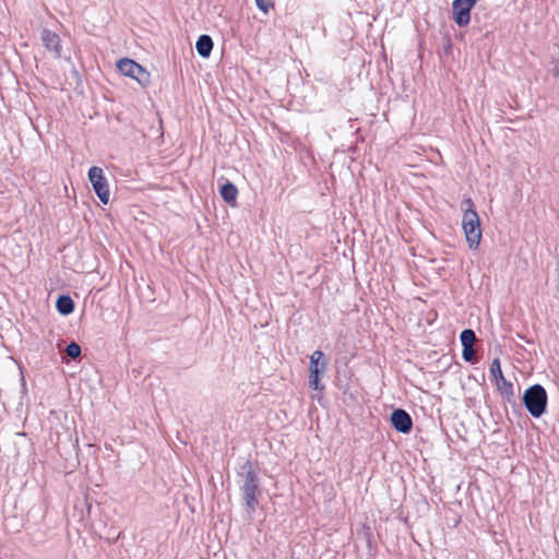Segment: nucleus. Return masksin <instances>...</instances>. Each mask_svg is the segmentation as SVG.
I'll list each match as a JSON object with an SVG mask.
<instances>
[{"mask_svg":"<svg viewBox=\"0 0 559 559\" xmlns=\"http://www.w3.org/2000/svg\"><path fill=\"white\" fill-rule=\"evenodd\" d=\"M467 209L463 213L462 228L469 249L476 250L481 240L480 219L471 198L465 200Z\"/></svg>","mask_w":559,"mask_h":559,"instance_id":"obj_1","label":"nucleus"},{"mask_svg":"<svg viewBox=\"0 0 559 559\" xmlns=\"http://www.w3.org/2000/svg\"><path fill=\"white\" fill-rule=\"evenodd\" d=\"M523 403L533 417H540L547 406L546 390L540 384L530 386L523 395Z\"/></svg>","mask_w":559,"mask_h":559,"instance_id":"obj_2","label":"nucleus"},{"mask_svg":"<svg viewBox=\"0 0 559 559\" xmlns=\"http://www.w3.org/2000/svg\"><path fill=\"white\" fill-rule=\"evenodd\" d=\"M309 386L314 390H323L320 384V376L323 374L328 368V360L322 350H314L309 357Z\"/></svg>","mask_w":559,"mask_h":559,"instance_id":"obj_3","label":"nucleus"},{"mask_svg":"<svg viewBox=\"0 0 559 559\" xmlns=\"http://www.w3.org/2000/svg\"><path fill=\"white\" fill-rule=\"evenodd\" d=\"M241 490L246 506L253 512L259 504L260 489L259 479L252 469L247 472Z\"/></svg>","mask_w":559,"mask_h":559,"instance_id":"obj_4","label":"nucleus"},{"mask_svg":"<svg viewBox=\"0 0 559 559\" xmlns=\"http://www.w3.org/2000/svg\"><path fill=\"white\" fill-rule=\"evenodd\" d=\"M117 67L123 75L134 79L142 86H146L150 84V73L135 61L124 58L118 61Z\"/></svg>","mask_w":559,"mask_h":559,"instance_id":"obj_5","label":"nucleus"},{"mask_svg":"<svg viewBox=\"0 0 559 559\" xmlns=\"http://www.w3.org/2000/svg\"><path fill=\"white\" fill-rule=\"evenodd\" d=\"M88 179L92 187L103 204H107L110 198L107 179L100 167L93 166L88 170Z\"/></svg>","mask_w":559,"mask_h":559,"instance_id":"obj_6","label":"nucleus"},{"mask_svg":"<svg viewBox=\"0 0 559 559\" xmlns=\"http://www.w3.org/2000/svg\"><path fill=\"white\" fill-rule=\"evenodd\" d=\"M477 0H454L452 3L453 20L463 27L468 25L471 21V10Z\"/></svg>","mask_w":559,"mask_h":559,"instance_id":"obj_7","label":"nucleus"},{"mask_svg":"<svg viewBox=\"0 0 559 559\" xmlns=\"http://www.w3.org/2000/svg\"><path fill=\"white\" fill-rule=\"evenodd\" d=\"M45 48L53 55L55 58H60L62 52L61 39L59 35L47 28L43 29L40 35Z\"/></svg>","mask_w":559,"mask_h":559,"instance_id":"obj_8","label":"nucleus"},{"mask_svg":"<svg viewBox=\"0 0 559 559\" xmlns=\"http://www.w3.org/2000/svg\"><path fill=\"white\" fill-rule=\"evenodd\" d=\"M391 423L395 430L402 433H408L413 427V420L409 414L404 409H395L391 414Z\"/></svg>","mask_w":559,"mask_h":559,"instance_id":"obj_9","label":"nucleus"},{"mask_svg":"<svg viewBox=\"0 0 559 559\" xmlns=\"http://www.w3.org/2000/svg\"><path fill=\"white\" fill-rule=\"evenodd\" d=\"M221 197L225 202H227L229 205L235 206L237 203V197H238V189L237 187L231 182H226L219 189Z\"/></svg>","mask_w":559,"mask_h":559,"instance_id":"obj_10","label":"nucleus"},{"mask_svg":"<svg viewBox=\"0 0 559 559\" xmlns=\"http://www.w3.org/2000/svg\"><path fill=\"white\" fill-rule=\"evenodd\" d=\"M195 48L201 57L207 58L213 49L212 38L209 35H201L197 40Z\"/></svg>","mask_w":559,"mask_h":559,"instance_id":"obj_11","label":"nucleus"},{"mask_svg":"<svg viewBox=\"0 0 559 559\" xmlns=\"http://www.w3.org/2000/svg\"><path fill=\"white\" fill-rule=\"evenodd\" d=\"M56 306L61 314H70L74 310V302L69 296H60Z\"/></svg>","mask_w":559,"mask_h":559,"instance_id":"obj_12","label":"nucleus"},{"mask_svg":"<svg viewBox=\"0 0 559 559\" xmlns=\"http://www.w3.org/2000/svg\"><path fill=\"white\" fill-rule=\"evenodd\" d=\"M490 373L493 380L498 383L499 381H504V377L502 373L501 365L499 358H495L490 365Z\"/></svg>","mask_w":559,"mask_h":559,"instance_id":"obj_13","label":"nucleus"},{"mask_svg":"<svg viewBox=\"0 0 559 559\" xmlns=\"http://www.w3.org/2000/svg\"><path fill=\"white\" fill-rule=\"evenodd\" d=\"M461 343L463 347H473L476 335L473 330L466 329L461 333Z\"/></svg>","mask_w":559,"mask_h":559,"instance_id":"obj_14","label":"nucleus"},{"mask_svg":"<svg viewBox=\"0 0 559 559\" xmlns=\"http://www.w3.org/2000/svg\"><path fill=\"white\" fill-rule=\"evenodd\" d=\"M66 353L70 358L75 359L81 355V347L78 343L72 342L67 346Z\"/></svg>","mask_w":559,"mask_h":559,"instance_id":"obj_15","label":"nucleus"},{"mask_svg":"<svg viewBox=\"0 0 559 559\" xmlns=\"http://www.w3.org/2000/svg\"><path fill=\"white\" fill-rule=\"evenodd\" d=\"M255 4L263 13H269L270 10L274 9V2L272 0H255Z\"/></svg>","mask_w":559,"mask_h":559,"instance_id":"obj_16","label":"nucleus"},{"mask_svg":"<svg viewBox=\"0 0 559 559\" xmlns=\"http://www.w3.org/2000/svg\"><path fill=\"white\" fill-rule=\"evenodd\" d=\"M463 358L466 361L473 362L475 358V350L473 347H463Z\"/></svg>","mask_w":559,"mask_h":559,"instance_id":"obj_17","label":"nucleus"}]
</instances>
